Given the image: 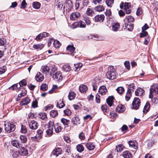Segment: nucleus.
<instances>
[{
	"label": "nucleus",
	"mask_w": 158,
	"mask_h": 158,
	"mask_svg": "<svg viewBox=\"0 0 158 158\" xmlns=\"http://www.w3.org/2000/svg\"><path fill=\"white\" fill-rule=\"evenodd\" d=\"M117 76L118 74L116 73V70L114 67L112 66H109L106 74L107 78L110 80H113L115 79Z\"/></svg>",
	"instance_id": "nucleus-1"
},
{
	"label": "nucleus",
	"mask_w": 158,
	"mask_h": 158,
	"mask_svg": "<svg viewBox=\"0 0 158 158\" xmlns=\"http://www.w3.org/2000/svg\"><path fill=\"white\" fill-rule=\"evenodd\" d=\"M158 94V84H153L150 89L149 98H152L154 96H157Z\"/></svg>",
	"instance_id": "nucleus-2"
},
{
	"label": "nucleus",
	"mask_w": 158,
	"mask_h": 158,
	"mask_svg": "<svg viewBox=\"0 0 158 158\" xmlns=\"http://www.w3.org/2000/svg\"><path fill=\"white\" fill-rule=\"evenodd\" d=\"M4 123L5 130L6 131L10 133L15 130V125L9 123H6V121H5Z\"/></svg>",
	"instance_id": "nucleus-3"
},
{
	"label": "nucleus",
	"mask_w": 158,
	"mask_h": 158,
	"mask_svg": "<svg viewBox=\"0 0 158 158\" xmlns=\"http://www.w3.org/2000/svg\"><path fill=\"white\" fill-rule=\"evenodd\" d=\"M54 126V121L52 120H50L48 124V129L46 131L47 135L51 136L52 135L53 133Z\"/></svg>",
	"instance_id": "nucleus-4"
},
{
	"label": "nucleus",
	"mask_w": 158,
	"mask_h": 158,
	"mask_svg": "<svg viewBox=\"0 0 158 158\" xmlns=\"http://www.w3.org/2000/svg\"><path fill=\"white\" fill-rule=\"evenodd\" d=\"M72 26L73 28H76L77 27L84 28L86 27V24H85L84 22L81 20L79 22H76L73 23Z\"/></svg>",
	"instance_id": "nucleus-5"
},
{
	"label": "nucleus",
	"mask_w": 158,
	"mask_h": 158,
	"mask_svg": "<svg viewBox=\"0 0 158 158\" xmlns=\"http://www.w3.org/2000/svg\"><path fill=\"white\" fill-rule=\"evenodd\" d=\"M140 103V100L138 98H135L132 102V108L137 110L139 108Z\"/></svg>",
	"instance_id": "nucleus-6"
},
{
	"label": "nucleus",
	"mask_w": 158,
	"mask_h": 158,
	"mask_svg": "<svg viewBox=\"0 0 158 158\" xmlns=\"http://www.w3.org/2000/svg\"><path fill=\"white\" fill-rule=\"evenodd\" d=\"M80 13L77 12L72 13L70 15V19L72 20H76L81 16Z\"/></svg>",
	"instance_id": "nucleus-7"
},
{
	"label": "nucleus",
	"mask_w": 158,
	"mask_h": 158,
	"mask_svg": "<svg viewBox=\"0 0 158 158\" xmlns=\"http://www.w3.org/2000/svg\"><path fill=\"white\" fill-rule=\"evenodd\" d=\"M98 91L100 94L104 95L107 93L108 91L106 86L102 85L99 87Z\"/></svg>",
	"instance_id": "nucleus-8"
},
{
	"label": "nucleus",
	"mask_w": 158,
	"mask_h": 158,
	"mask_svg": "<svg viewBox=\"0 0 158 158\" xmlns=\"http://www.w3.org/2000/svg\"><path fill=\"white\" fill-rule=\"evenodd\" d=\"M65 5L66 10L69 12L73 8V4L72 2L70 0H66Z\"/></svg>",
	"instance_id": "nucleus-9"
},
{
	"label": "nucleus",
	"mask_w": 158,
	"mask_h": 158,
	"mask_svg": "<svg viewBox=\"0 0 158 158\" xmlns=\"http://www.w3.org/2000/svg\"><path fill=\"white\" fill-rule=\"evenodd\" d=\"M53 77L56 81H60L62 79L61 73L60 71H57L53 74Z\"/></svg>",
	"instance_id": "nucleus-10"
},
{
	"label": "nucleus",
	"mask_w": 158,
	"mask_h": 158,
	"mask_svg": "<svg viewBox=\"0 0 158 158\" xmlns=\"http://www.w3.org/2000/svg\"><path fill=\"white\" fill-rule=\"evenodd\" d=\"M30 128L32 130H36L38 127L37 123L35 120H32L29 123Z\"/></svg>",
	"instance_id": "nucleus-11"
},
{
	"label": "nucleus",
	"mask_w": 158,
	"mask_h": 158,
	"mask_svg": "<svg viewBox=\"0 0 158 158\" xmlns=\"http://www.w3.org/2000/svg\"><path fill=\"white\" fill-rule=\"evenodd\" d=\"M105 16L103 15H99L94 17V20L96 22H102L104 20Z\"/></svg>",
	"instance_id": "nucleus-12"
},
{
	"label": "nucleus",
	"mask_w": 158,
	"mask_h": 158,
	"mask_svg": "<svg viewBox=\"0 0 158 158\" xmlns=\"http://www.w3.org/2000/svg\"><path fill=\"white\" fill-rule=\"evenodd\" d=\"M125 107L124 105L122 104H119L116 107V110L117 112L122 113L124 111Z\"/></svg>",
	"instance_id": "nucleus-13"
},
{
	"label": "nucleus",
	"mask_w": 158,
	"mask_h": 158,
	"mask_svg": "<svg viewBox=\"0 0 158 158\" xmlns=\"http://www.w3.org/2000/svg\"><path fill=\"white\" fill-rule=\"evenodd\" d=\"M54 128L55 132L58 133L61 131L62 130L63 127L60 123H56L55 125L54 124Z\"/></svg>",
	"instance_id": "nucleus-14"
},
{
	"label": "nucleus",
	"mask_w": 158,
	"mask_h": 158,
	"mask_svg": "<svg viewBox=\"0 0 158 158\" xmlns=\"http://www.w3.org/2000/svg\"><path fill=\"white\" fill-rule=\"evenodd\" d=\"M129 146L132 148L137 149L138 148V143L135 141H130L128 142Z\"/></svg>",
	"instance_id": "nucleus-15"
},
{
	"label": "nucleus",
	"mask_w": 158,
	"mask_h": 158,
	"mask_svg": "<svg viewBox=\"0 0 158 158\" xmlns=\"http://www.w3.org/2000/svg\"><path fill=\"white\" fill-rule=\"evenodd\" d=\"M11 144L13 146L18 148H20L22 147V144L20 143L17 140H12L11 141Z\"/></svg>",
	"instance_id": "nucleus-16"
},
{
	"label": "nucleus",
	"mask_w": 158,
	"mask_h": 158,
	"mask_svg": "<svg viewBox=\"0 0 158 158\" xmlns=\"http://www.w3.org/2000/svg\"><path fill=\"white\" fill-rule=\"evenodd\" d=\"M35 79L38 82H41L43 80L44 76L40 72H38L36 75Z\"/></svg>",
	"instance_id": "nucleus-17"
},
{
	"label": "nucleus",
	"mask_w": 158,
	"mask_h": 158,
	"mask_svg": "<svg viewBox=\"0 0 158 158\" xmlns=\"http://www.w3.org/2000/svg\"><path fill=\"white\" fill-rule=\"evenodd\" d=\"M124 20L126 23L127 22V23H131L133 22L134 21V19L132 16L127 15L126 16Z\"/></svg>",
	"instance_id": "nucleus-18"
},
{
	"label": "nucleus",
	"mask_w": 158,
	"mask_h": 158,
	"mask_svg": "<svg viewBox=\"0 0 158 158\" xmlns=\"http://www.w3.org/2000/svg\"><path fill=\"white\" fill-rule=\"evenodd\" d=\"M144 90L141 88H139L135 91V95L136 96H141L144 94Z\"/></svg>",
	"instance_id": "nucleus-19"
},
{
	"label": "nucleus",
	"mask_w": 158,
	"mask_h": 158,
	"mask_svg": "<svg viewBox=\"0 0 158 158\" xmlns=\"http://www.w3.org/2000/svg\"><path fill=\"white\" fill-rule=\"evenodd\" d=\"M30 101L31 100L28 97L25 98L21 102L20 105L21 106L27 105L30 103Z\"/></svg>",
	"instance_id": "nucleus-20"
},
{
	"label": "nucleus",
	"mask_w": 158,
	"mask_h": 158,
	"mask_svg": "<svg viewBox=\"0 0 158 158\" xmlns=\"http://www.w3.org/2000/svg\"><path fill=\"white\" fill-rule=\"evenodd\" d=\"M62 150L61 149L59 148H57L53 151L52 154L56 156H57L59 154H60Z\"/></svg>",
	"instance_id": "nucleus-21"
},
{
	"label": "nucleus",
	"mask_w": 158,
	"mask_h": 158,
	"mask_svg": "<svg viewBox=\"0 0 158 158\" xmlns=\"http://www.w3.org/2000/svg\"><path fill=\"white\" fill-rule=\"evenodd\" d=\"M19 151V154L23 156H27L28 154V151L23 147H21Z\"/></svg>",
	"instance_id": "nucleus-22"
},
{
	"label": "nucleus",
	"mask_w": 158,
	"mask_h": 158,
	"mask_svg": "<svg viewBox=\"0 0 158 158\" xmlns=\"http://www.w3.org/2000/svg\"><path fill=\"white\" fill-rule=\"evenodd\" d=\"M114 99L113 96H110L106 99V102L108 105L110 106H111L113 104V100Z\"/></svg>",
	"instance_id": "nucleus-23"
},
{
	"label": "nucleus",
	"mask_w": 158,
	"mask_h": 158,
	"mask_svg": "<svg viewBox=\"0 0 158 158\" xmlns=\"http://www.w3.org/2000/svg\"><path fill=\"white\" fill-rule=\"evenodd\" d=\"M66 49L69 51L71 53V55L73 56V54L74 52L75 48L74 47L73 45H69L67 46Z\"/></svg>",
	"instance_id": "nucleus-24"
},
{
	"label": "nucleus",
	"mask_w": 158,
	"mask_h": 158,
	"mask_svg": "<svg viewBox=\"0 0 158 158\" xmlns=\"http://www.w3.org/2000/svg\"><path fill=\"white\" fill-rule=\"evenodd\" d=\"M85 146L89 150H93L95 148V145L93 143H87L86 144Z\"/></svg>",
	"instance_id": "nucleus-25"
},
{
	"label": "nucleus",
	"mask_w": 158,
	"mask_h": 158,
	"mask_svg": "<svg viewBox=\"0 0 158 158\" xmlns=\"http://www.w3.org/2000/svg\"><path fill=\"white\" fill-rule=\"evenodd\" d=\"M41 69H42V72L44 74H46L48 73L50 70L49 67L46 65L42 66Z\"/></svg>",
	"instance_id": "nucleus-26"
},
{
	"label": "nucleus",
	"mask_w": 158,
	"mask_h": 158,
	"mask_svg": "<svg viewBox=\"0 0 158 158\" xmlns=\"http://www.w3.org/2000/svg\"><path fill=\"white\" fill-rule=\"evenodd\" d=\"M131 89H129L127 92L125 96V99L127 101L129 100L131 96Z\"/></svg>",
	"instance_id": "nucleus-27"
},
{
	"label": "nucleus",
	"mask_w": 158,
	"mask_h": 158,
	"mask_svg": "<svg viewBox=\"0 0 158 158\" xmlns=\"http://www.w3.org/2000/svg\"><path fill=\"white\" fill-rule=\"evenodd\" d=\"M65 106L62 99H60L57 102L56 104V106L59 108H63Z\"/></svg>",
	"instance_id": "nucleus-28"
},
{
	"label": "nucleus",
	"mask_w": 158,
	"mask_h": 158,
	"mask_svg": "<svg viewBox=\"0 0 158 158\" xmlns=\"http://www.w3.org/2000/svg\"><path fill=\"white\" fill-rule=\"evenodd\" d=\"M72 122L76 125H78L80 123V119L78 117H75L72 118Z\"/></svg>",
	"instance_id": "nucleus-29"
},
{
	"label": "nucleus",
	"mask_w": 158,
	"mask_h": 158,
	"mask_svg": "<svg viewBox=\"0 0 158 158\" xmlns=\"http://www.w3.org/2000/svg\"><path fill=\"white\" fill-rule=\"evenodd\" d=\"M79 89L81 92L84 93L87 90V87L86 85H81L79 87Z\"/></svg>",
	"instance_id": "nucleus-30"
},
{
	"label": "nucleus",
	"mask_w": 158,
	"mask_h": 158,
	"mask_svg": "<svg viewBox=\"0 0 158 158\" xmlns=\"http://www.w3.org/2000/svg\"><path fill=\"white\" fill-rule=\"evenodd\" d=\"M74 66L75 67V68H74L75 71L77 72L80 70V68L82 66V64L80 63H78L76 64H74Z\"/></svg>",
	"instance_id": "nucleus-31"
},
{
	"label": "nucleus",
	"mask_w": 158,
	"mask_h": 158,
	"mask_svg": "<svg viewBox=\"0 0 158 158\" xmlns=\"http://www.w3.org/2000/svg\"><path fill=\"white\" fill-rule=\"evenodd\" d=\"M132 154L128 151L124 152L123 153V156L124 158H130L131 157Z\"/></svg>",
	"instance_id": "nucleus-32"
},
{
	"label": "nucleus",
	"mask_w": 158,
	"mask_h": 158,
	"mask_svg": "<svg viewBox=\"0 0 158 158\" xmlns=\"http://www.w3.org/2000/svg\"><path fill=\"white\" fill-rule=\"evenodd\" d=\"M76 94L74 92L71 91L69 93L68 96L69 99L70 100L74 99L76 97Z\"/></svg>",
	"instance_id": "nucleus-33"
},
{
	"label": "nucleus",
	"mask_w": 158,
	"mask_h": 158,
	"mask_svg": "<svg viewBox=\"0 0 158 158\" xmlns=\"http://www.w3.org/2000/svg\"><path fill=\"white\" fill-rule=\"evenodd\" d=\"M94 10L96 11L100 12L104 10L105 8L103 6L99 5L95 7L94 8Z\"/></svg>",
	"instance_id": "nucleus-34"
},
{
	"label": "nucleus",
	"mask_w": 158,
	"mask_h": 158,
	"mask_svg": "<svg viewBox=\"0 0 158 158\" xmlns=\"http://www.w3.org/2000/svg\"><path fill=\"white\" fill-rule=\"evenodd\" d=\"M58 114L57 111L55 110H51L50 113V114L51 117L54 118L56 117Z\"/></svg>",
	"instance_id": "nucleus-35"
},
{
	"label": "nucleus",
	"mask_w": 158,
	"mask_h": 158,
	"mask_svg": "<svg viewBox=\"0 0 158 158\" xmlns=\"http://www.w3.org/2000/svg\"><path fill=\"white\" fill-rule=\"evenodd\" d=\"M124 148V146L122 144H119L116 146L115 150L118 152H121L123 150Z\"/></svg>",
	"instance_id": "nucleus-36"
},
{
	"label": "nucleus",
	"mask_w": 158,
	"mask_h": 158,
	"mask_svg": "<svg viewBox=\"0 0 158 158\" xmlns=\"http://www.w3.org/2000/svg\"><path fill=\"white\" fill-rule=\"evenodd\" d=\"M125 25L126 27L129 31H131L133 28V24L131 23H125Z\"/></svg>",
	"instance_id": "nucleus-37"
},
{
	"label": "nucleus",
	"mask_w": 158,
	"mask_h": 158,
	"mask_svg": "<svg viewBox=\"0 0 158 158\" xmlns=\"http://www.w3.org/2000/svg\"><path fill=\"white\" fill-rule=\"evenodd\" d=\"M63 69L66 72H69L71 69V67L69 64H66L63 66Z\"/></svg>",
	"instance_id": "nucleus-38"
},
{
	"label": "nucleus",
	"mask_w": 158,
	"mask_h": 158,
	"mask_svg": "<svg viewBox=\"0 0 158 158\" xmlns=\"http://www.w3.org/2000/svg\"><path fill=\"white\" fill-rule=\"evenodd\" d=\"M44 47V45L43 44H38L34 45L33 48L36 49H41Z\"/></svg>",
	"instance_id": "nucleus-39"
},
{
	"label": "nucleus",
	"mask_w": 158,
	"mask_h": 158,
	"mask_svg": "<svg viewBox=\"0 0 158 158\" xmlns=\"http://www.w3.org/2000/svg\"><path fill=\"white\" fill-rule=\"evenodd\" d=\"M150 105L149 102H147L144 107L143 112L144 113H146L148 110L150 108Z\"/></svg>",
	"instance_id": "nucleus-40"
},
{
	"label": "nucleus",
	"mask_w": 158,
	"mask_h": 158,
	"mask_svg": "<svg viewBox=\"0 0 158 158\" xmlns=\"http://www.w3.org/2000/svg\"><path fill=\"white\" fill-rule=\"evenodd\" d=\"M117 93L120 94H122L124 92V89L122 87H118L116 89Z\"/></svg>",
	"instance_id": "nucleus-41"
},
{
	"label": "nucleus",
	"mask_w": 158,
	"mask_h": 158,
	"mask_svg": "<svg viewBox=\"0 0 158 158\" xmlns=\"http://www.w3.org/2000/svg\"><path fill=\"white\" fill-rule=\"evenodd\" d=\"M114 0H106V3L108 6L111 7L114 4Z\"/></svg>",
	"instance_id": "nucleus-42"
},
{
	"label": "nucleus",
	"mask_w": 158,
	"mask_h": 158,
	"mask_svg": "<svg viewBox=\"0 0 158 158\" xmlns=\"http://www.w3.org/2000/svg\"><path fill=\"white\" fill-rule=\"evenodd\" d=\"M112 29L114 31H117L119 28V25L118 23H114L112 26Z\"/></svg>",
	"instance_id": "nucleus-43"
},
{
	"label": "nucleus",
	"mask_w": 158,
	"mask_h": 158,
	"mask_svg": "<svg viewBox=\"0 0 158 158\" xmlns=\"http://www.w3.org/2000/svg\"><path fill=\"white\" fill-rule=\"evenodd\" d=\"M20 139L21 142L23 143H25L27 141V137L24 135H21L20 137Z\"/></svg>",
	"instance_id": "nucleus-44"
},
{
	"label": "nucleus",
	"mask_w": 158,
	"mask_h": 158,
	"mask_svg": "<svg viewBox=\"0 0 158 158\" xmlns=\"http://www.w3.org/2000/svg\"><path fill=\"white\" fill-rule=\"evenodd\" d=\"M40 88V89L43 91H46L48 89V85L45 83L41 85Z\"/></svg>",
	"instance_id": "nucleus-45"
},
{
	"label": "nucleus",
	"mask_w": 158,
	"mask_h": 158,
	"mask_svg": "<svg viewBox=\"0 0 158 158\" xmlns=\"http://www.w3.org/2000/svg\"><path fill=\"white\" fill-rule=\"evenodd\" d=\"M53 41V44L54 47L56 48H59L60 46V42L57 40H54Z\"/></svg>",
	"instance_id": "nucleus-46"
},
{
	"label": "nucleus",
	"mask_w": 158,
	"mask_h": 158,
	"mask_svg": "<svg viewBox=\"0 0 158 158\" xmlns=\"http://www.w3.org/2000/svg\"><path fill=\"white\" fill-rule=\"evenodd\" d=\"M92 38L95 40L98 41L101 40L102 39V37L97 34L94 35L92 36Z\"/></svg>",
	"instance_id": "nucleus-47"
},
{
	"label": "nucleus",
	"mask_w": 158,
	"mask_h": 158,
	"mask_svg": "<svg viewBox=\"0 0 158 158\" xmlns=\"http://www.w3.org/2000/svg\"><path fill=\"white\" fill-rule=\"evenodd\" d=\"M33 7V8L35 9H39L40 6V3L38 2H33L32 4Z\"/></svg>",
	"instance_id": "nucleus-48"
},
{
	"label": "nucleus",
	"mask_w": 158,
	"mask_h": 158,
	"mask_svg": "<svg viewBox=\"0 0 158 158\" xmlns=\"http://www.w3.org/2000/svg\"><path fill=\"white\" fill-rule=\"evenodd\" d=\"M77 151L79 152H81L84 150V148L82 144H78L77 147Z\"/></svg>",
	"instance_id": "nucleus-49"
},
{
	"label": "nucleus",
	"mask_w": 158,
	"mask_h": 158,
	"mask_svg": "<svg viewBox=\"0 0 158 158\" xmlns=\"http://www.w3.org/2000/svg\"><path fill=\"white\" fill-rule=\"evenodd\" d=\"M44 130L43 129H39L37 131V135L40 138L42 135Z\"/></svg>",
	"instance_id": "nucleus-50"
},
{
	"label": "nucleus",
	"mask_w": 158,
	"mask_h": 158,
	"mask_svg": "<svg viewBox=\"0 0 158 158\" xmlns=\"http://www.w3.org/2000/svg\"><path fill=\"white\" fill-rule=\"evenodd\" d=\"M21 132L23 134L26 133L27 132V129L25 126L23 125H21Z\"/></svg>",
	"instance_id": "nucleus-51"
},
{
	"label": "nucleus",
	"mask_w": 158,
	"mask_h": 158,
	"mask_svg": "<svg viewBox=\"0 0 158 158\" xmlns=\"http://www.w3.org/2000/svg\"><path fill=\"white\" fill-rule=\"evenodd\" d=\"M38 102L36 99L33 101L32 103L31 107L33 108H36L38 107Z\"/></svg>",
	"instance_id": "nucleus-52"
},
{
	"label": "nucleus",
	"mask_w": 158,
	"mask_h": 158,
	"mask_svg": "<svg viewBox=\"0 0 158 158\" xmlns=\"http://www.w3.org/2000/svg\"><path fill=\"white\" fill-rule=\"evenodd\" d=\"M65 115L67 116H69L72 113L71 111L69 109H66L64 111Z\"/></svg>",
	"instance_id": "nucleus-53"
},
{
	"label": "nucleus",
	"mask_w": 158,
	"mask_h": 158,
	"mask_svg": "<svg viewBox=\"0 0 158 158\" xmlns=\"http://www.w3.org/2000/svg\"><path fill=\"white\" fill-rule=\"evenodd\" d=\"M27 84L26 81L25 80H23L21 81L19 83V87L26 86Z\"/></svg>",
	"instance_id": "nucleus-54"
},
{
	"label": "nucleus",
	"mask_w": 158,
	"mask_h": 158,
	"mask_svg": "<svg viewBox=\"0 0 158 158\" xmlns=\"http://www.w3.org/2000/svg\"><path fill=\"white\" fill-rule=\"evenodd\" d=\"M6 41L5 39L4 38H0V45L4 46L6 44Z\"/></svg>",
	"instance_id": "nucleus-55"
},
{
	"label": "nucleus",
	"mask_w": 158,
	"mask_h": 158,
	"mask_svg": "<svg viewBox=\"0 0 158 158\" xmlns=\"http://www.w3.org/2000/svg\"><path fill=\"white\" fill-rule=\"evenodd\" d=\"M40 118L43 120H44L47 118L46 114L45 113H41L40 114Z\"/></svg>",
	"instance_id": "nucleus-56"
},
{
	"label": "nucleus",
	"mask_w": 158,
	"mask_h": 158,
	"mask_svg": "<svg viewBox=\"0 0 158 158\" xmlns=\"http://www.w3.org/2000/svg\"><path fill=\"white\" fill-rule=\"evenodd\" d=\"M61 121L64 125H67L69 121L66 119L62 118L61 119Z\"/></svg>",
	"instance_id": "nucleus-57"
},
{
	"label": "nucleus",
	"mask_w": 158,
	"mask_h": 158,
	"mask_svg": "<svg viewBox=\"0 0 158 158\" xmlns=\"http://www.w3.org/2000/svg\"><path fill=\"white\" fill-rule=\"evenodd\" d=\"M86 14L92 16L93 14L92 9L90 8H88L86 11Z\"/></svg>",
	"instance_id": "nucleus-58"
},
{
	"label": "nucleus",
	"mask_w": 158,
	"mask_h": 158,
	"mask_svg": "<svg viewBox=\"0 0 158 158\" xmlns=\"http://www.w3.org/2000/svg\"><path fill=\"white\" fill-rule=\"evenodd\" d=\"M83 118L84 120H90L92 119V118L90 115L87 114L85 115V116H84Z\"/></svg>",
	"instance_id": "nucleus-59"
},
{
	"label": "nucleus",
	"mask_w": 158,
	"mask_h": 158,
	"mask_svg": "<svg viewBox=\"0 0 158 158\" xmlns=\"http://www.w3.org/2000/svg\"><path fill=\"white\" fill-rule=\"evenodd\" d=\"M148 35V32L146 31H142V33L140 34V37H143L146 36H147Z\"/></svg>",
	"instance_id": "nucleus-60"
},
{
	"label": "nucleus",
	"mask_w": 158,
	"mask_h": 158,
	"mask_svg": "<svg viewBox=\"0 0 158 158\" xmlns=\"http://www.w3.org/2000/svg\"><path fill=\"white\" fill-rule=\"evenodd\" d=\"M131 5L130 3V2H126L124 3V10L128 8H131Z\"/></svg>",
	"instance_id": "nucleus-61"
},
{
	"label": "nucleus",
	"mask_w": 158,
	"mask_h": 158,
	"mask_svg": "<svg viewBox=\"0 0 158 158\" xmlns=\"http://www.w3.org/2000/svg\"><path fill=\"white\" fill-rule=\"evenodd\" d=\"M102 110L104 113L107 112V106L106 105H103L101 106Z\"/></svg>",
	"instance_id": "nucleus-62"
},
{
	"label": "nucleus",
	"mask_w": 158,
	"mask_h": 158,
	"mask_svg": "<svg viewBox=\"0 0 158 158\" xmlns=\"http://www.w3.org/2000/svg\"><path fill=\"white\" fill-rule=\"evenodd\" d=\"M100 82V80L99 78L97 77H96L94 78L93 81V83L98 85Z\"/></svg>",
	"instance_id": "nucleus-63"
},
{
	"label": "nucleus",
	"mask_w": 158,
	"mask_h": 158,
	"mask_svg": "<svg viewBox=\"0 0 158 158\" xmlns=\"http://www.w3.org/2000/svg\"><path fill=\"white\" fill-rule=\"evenodd\" d=\"M63 2H60L58 3L57 7L60 10L62 8H64V6H63Z\"/></svg>",
	"instance_id": "nucleus-64"
}]
</instances>
